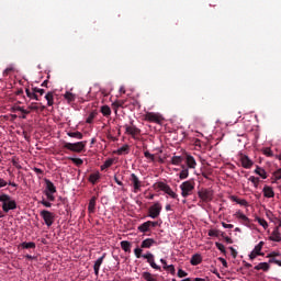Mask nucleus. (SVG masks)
Instances as JSON below:
<instances>
[{
  "label": "nucleus",
  "instance_id": "1",
  "mask_svg": "<svg viewBox=\"0 0 281 281\" xmlns=\"http://www.w3.org/2000/svg\"><path fill=\"white\" fill-rule=\"evenodd\" d=\"M142 251H144L142 248H136L134 250L136 258H144L145 260H147L151 269H156V271H161V267L157 266V263L155 262V255H153L151 252L142 255Z\"/></svg>",
  "mask_w": 281,
  "mask_h": 281
},
{
  "label": "nucleus",
  "instance_id": "2",
  "mask_svg": "<svg viewBox=\"0 0 281 281\" xmlns=\"http://www.w3.org/2000/svg\"><path fill=\"white\" fill-rule=\"evenodd\" d=\"M0 203H2V210L5 212V214H8L10 210H16V201L9 194H0Z\"/></svg>",
  "mask_w": 281,
  "mask_h": 281
},
{
  "label": "nucleus",
  "instance_id": "3",
  "mask_svg": "<svg viewBox=\"0 0 281 281\" xmlns=\"http://www.w3.org/2000/svg\"><path fill=\"white\" fill-rule=\"evenodd\" d=\"M194 180H187L180 184L181 196L188 199L194 192Z\"/></svg>",
  "mask_w": 281,
  "mask_h": 281
},
{
  "label": "nucleus",
  "instance_id": "4",
  "mask_svg": "<svg viewBox=\"0 0 281 281\" xmlns=\"http://www.w3.org/2000/svg\"><path fill=\"white\" fill-rule=\"evenodd\" d=\"M64 148H66V150H70L71 153H82V150L87 148V140L64 143Z\"/></svg>",
  "mask_w": 281,
  "mask_h": 281
},
{
  "label": "nucleus",
  "instance_id": "5",
  "mask_svg": "<svg viewBox=\"0 0 281 281\" xmlns=\"http://www.w3.org/2000/svg\"><path fill=\"white\" fill-rule=\"evenodd\" d=\"M199 199L203 201V203H210L214 199V190L212 189H201L198 192Z\"/></svg>",
  "mask_w": 281,
  "mask_h": 281
},
{
  "label": "nucleus",
  "instance_id": "6",
  "mask_svg": "<svg viewBox=\"0 0 281 281\" xmlns=\"http://www.w3.org/2000/svg\"><path fill=\"white\" fill-rule=\"evenodd\" d=\"M40 216L43 218L45 225H47L48 227H52L54 225L56 215L53 212L43 210L40 212Z\"/></svg>",
  "mask_w": 281,
  "mask_h": 281
},
{
  "label": "nucleus",
  "instance_id": "7",
  "mask_svg": "<svg viewBox=\"0 0 281 281\" xmlns=\"http://www.w3.org/2000/svg\"><path fill=\"white\" fill-rule=\"evenodd\" d=\"M156 186L159 190H161V192H165L171 199H178L179 195L175 191H172V188H170V186L166 184L165 182H157Z\"/></svg>",
  "mask_w": 281,
  "mask_h": 281
},
{
  "label": "nucleus",
  "instance_id": "8",
  "mask_svg": "<svg viewBox=\"0 0 281 281\" xmlns=\"http://www.w3.org/2000/svg\"><path fill=\"white\" fill-rule=\"evenodd\" d=\"M161 210H162L161 203L155 202L154 205H151L148 209L149 218H158L159 214H161Z\"/></svg>",
  "mask_w": 281,
  "mask_h": 281
},
{
  "label": "nucleus",
  "instance_id": "9",
  "mask_svg": "<svg viewBox=\"0 0 281 281\" xmlns=\"http://www.w3.org/2000/svg\"><path fill=\"white\" fill-rule=\"evenodd\" d=\"M262 247H265V241H260L257 246H255V248L249 255V258L251 260H256L258 256H265V254H262Z\"/></svg>",
  "mask_w": 281,
  "mask_h": 281
},
{
  "label": "nucleus",
  "instance_id": "10",
  "mask_svg": "<svg viewBox=\"0 0 281 281\" xmlns=\"http://www.w3.org/2000/svg\"><path fill=\"white\" fill-rule=\"evenodd\" d=\"M147 122H154L155 124H161V116L155 112H148L145 114Z\"/></svg>",
  "mask_w": 281,
  "mask_h": 281
},
{
  "label": "nucleus",
  "instance_id": "11",
  "mask_svg": "<svg viewBox=\"0 0 281 281\" xmlns=\"http://www.w3.org/2000/svg\"><path fill=\"white\" fill-rule=\"evenodd\" d=\"M130 181L133 184L134 192H139L140 188H142V181H139V178L137 177V175L132 173Z\"/></svg>",
  "mask_w": 281,
  "mask_h": 281
},
{
  "label": "nucleus",
  "instance_id": "12",
  "mask_svg": "<svg viewBox=\"0 0 281 281\" xmlns=\"http://www.w3.org/2000/svg\"><path fill=\"white\" fill-rule=\"evenodd\" d=\"M240 164L243 168H246V170H249L251 166H254V160L249 158L247 155H241L240 156Z\"/></svg>",
  "mask_w": 281,
  "mask_h": 281
},
{
  "label": "nucleus",
  "instance_id": "13",
  "mask_svg": "<svg viewBox=\"0 0 281 281\" xmlns=\"http://www.w3.org/2000/svg\"><path fill=\"white\" fill-rule=\"evenodd\" d=\"M124 128H125V133H127V135H132L134 139H135V135H139L142 133V130L137 128L136 126L124 125Z\"/></svg>",
  "mask_w": 281,
  "mask_h": 281
},
{
  "label": "nucleus",
  "instance_id": "14",
  "mask_svg": "<svg viewBox=\"0 0 281 281\" xmlns=\"http://www.w3.org/2000/svg\"><path fill=\"white\" fill-rule=\"evenodd\" d=\"M104 258H106V254H103L102 257H100L93 266L94 274L100 276V267H102V262H104Z\"/></svg>",
  "mask_w": 281,
  "mask_h": 281
},
{
  "label": "nucleus",
  "instance_id": "15",
  "mask_svg": "<svg viewBox=\"0 0 281 281\" xmlns=\"http://www.w3.org/2000/svg\"><path fill=\"white\" fill-rule=\"evenodd\" d=\"M154 245H157V241L153 238H146L140 244V249H150V247H154Z\"/></svg>",
  "mask_w": 281,
  "mask_h": 281
},
{
  "label": "nucleus",
  "instance_id": "16",
  "mask_svg": "<svg viewBox=\"0 0 281 281\" xmlns=\"http://www.w3.org/2000/svg\"><path fill=\"white\" fill-rule=\"evenodd\" d=\"M269 240H272V243H281V235L279 227H276L269 237Z\"/></svg>",
  "mask_w": 281,
  "mask_h": 281
},
{
  "label": "nucleus",
  "instance_id": "17",
  "mask_svg": "<svg viewBox=\"0 0 281 281\" xmlns=\"http://www.w3.org/2000/svg\"><path fill=\"white\" fill-rule=\"evenodd\" d=\"M235 216L241 221L243 225H249V223H251V220H249V217H247V215L243 214L240 211L236 212Z\"/></svg>",
  "mask_w": 281,
  "mask_h": 281
},
{
  "label": "nucleus",
  "instance_id": "18",
  "mask_svg": "<svg viewBox=\"0 0 281 281\" xmlns=\"http://www.w3.org/2000/svg\"><path fill=\"white\" fill-rule=\"evenodd\" d=\"M161 265H164V269L165 271H169L171 273V276H175V273H177V270L175 269L173 265H169L166 261V259H160Z\"/></svg>",
  "mask_w": 281,
  "mask_h": 281
},
{
  "label": "nucleus",
  "instance_id": "19",
  "mask_svg": "<svg viewBox=\"0 0 281 281\" xmlns=\"http://www.w3.org/2000/svg\"><path fill=\"white\" fill-rule=\"evenodd\" d=\"M263 196H266V199H273L276 196V193L273 192V188H271L269 186H265L263 187Z\"/></svg>",
  "mask_w": 281,
  "mask_h": 281
},
{
  "label": "nucleus",
  "instance_id": "20",
  "mask_svg": "<svg viewBox=\"0 0 281 281\" xmlns=\"http://www.w3.org/2000/svg\"><path fill=\"white\" fill-rule=\"evenodd\" d=\"M98 201V196L93 195L88 204V212L89 214L95 213V202Z\"/></svg>",
  "mask_w": 281,
  "mask_h": 281
},
{
  "label": "nucleus",
  "instance_id": "21",
  "mask_svg": "<svg viewBox=\"0 0 281 281\" xmlns=\"http://www.w3.org/2000/svg\"><path fill=\"white\" fill-rule=\"evenodd\" d=\"M201 262H203V258L201 257V255L195 254L191 257L190 263L193 267H196L198 265H201Z\"/></svg>",
  "mask_w": 281,
  "mask_h": 281
},
{
  "label": "nucleus",
  "instance_id": "22",
  "mask_svg": "<svg viewBox=\"0 0 281 281\" xmlns=\"http://www.w3.org/2000/svg\"><path fill=\"white\" fill-rule=\"evenodd\" d=\"M271 266L269 262H260L259 265L255 266V271H269Z\"/></svg>",
  "mask_w": 281,
  "mask_h": 281
},
{
  "label": "nucleus",
  "instance_id": "23",
  "mask_svg": "<svg viewBox=\"0 0 281 281\" xmlns=\"http://www.w3.org/2000/svg\"><path fill=\"white\" fill-rule=\"evenodd\" d=\"M46 190L45 192L56 193V186L49 179H45Z\"/></svg>",
  "mask_w": 281,
  "mask_h": 281
},
{
  "label": "nucleus",
  "instance_id": "24",
  "mask_svg": "<svg viewBox=\"0 0 281 281\" xmlns=\"http://www.w3.org/2000/svg\"><path fill=\"white\" fill-rule=\"evenodd\" d=\"M138 232H140V234H146V232H150V224L149 222H145L143 224H140L138 227H137Z\"/></svg>",
  "mask_w": 281,
  "mask_h": 281
},
{
  "label": "nucleus",
  "instance_id": "25",
  "mask_svg": "<svg viewBox=\"0 0 281 281\" xmlns=\"http://www.w3.org/2000/svg\"><path fill=\"white\" fill-rule=\"evenodd\" d=\"M186 164L188 168H192V169L196 168V160L194 159V157L190 155L187 156Z\"/></svg>",
  "mask_w": 281,
  "mask_h": 281
},
{
  "label": "nucleus",
  "instance_id": "26",
  "mask_svg": "<svg viewBox=\"0 0 281 281\" xmlns=\"http://www.w3.org/2000/svg\"><path fill=\"white\" fill-rule=\"evenodd\" d=\"M142 278L146 281H157V274H153L150 272H143Z\"/></svg>",
  "mask_w": 281,
  "mask_h": 281
},
{
  "label": "nucleus",
  "instance_id": "27",
  "mask_svg": "<svg viewBox=\"0 0 281 281\" xmlns=\"http://www.w3.org/2000/svg\"><path fill=\"white\" fill-rule=\"evenodd\" d=\"M115 153L116 155H128V153H131V147L128 145H123Z\"/></svg>",
  "mask_w": 281,
  "mask_h": 281
},
{
  "label": "nucleus",
  "instance_id": "28",
  "mask_svg": "<svg viewBox=\"0 0 281 281\" xmlns=\"http://www.w3.org/2000/svg\"><path fill=\"white\" fill-rule=\"evenodd\" d=\"M188 177H190V170H188V168H186V166H182V170L179 173V179H181V181H183L184 179H188Z\"/></svg>",
  "mask_w": 281,
  "mask_h": 281
},
{
  "label": "nucleus",
  "instance_id": "29",
  "mask_svg": "<svg viewBox=\"0 0 281 281\" xmlns=\"http://www.w3.org/2000/svg\"><path fill=\"white\" fill-rule=\"evenodd\" d=\"M121 249H123V251L127 254H131V241H127V240L121 241Z\"/></svg>",
  "mask_w": 281,
  "mask_h": 281
},
{
  "label": "nucleus",
  "instance_id": "30",
  "mask_svg": "<svg viewBox=\"0 0 281 281\" xmlns=\"http://www.w3.org/2000/svg\"><path fill=\"white\" fill-rule=\"evenodd\" d=\"M99 180H100V172L91 173L90 177H89V181L93 186H95Z\"/></svg>",
  "mask_w": 281,
  "mask_h": 281
},
{
  "label": "nucleus",
  "instance_id": "31",
  "mask_svg": "<svg viewBox=\"0 0 281 281\" xmlns=\"http://www.w3.org/2000/svg\"><path fill=\"white\" fill-rule=\"evenodd\" d=\"M25 93H26L27 98H30L31 100H40V99H38V94L35 93L34 90H33V91H30V88H26V89H25Z\"/></svg>",
  "mask_w": 281,
  "mask_h": 281
},
{
  "label": "nucleus",
  "instance_id": "32",
  "mask_svg": "<svg viewBox=\"0 0 281 281\" xmlns=\"http://www.w3.org/2000/svg\"><path fill=\"white\" fill-rule=\"evenodd\" d=\"M22 249H36V244L34 241H24L21 244Z\"/></svg>",
  "mask_w": 281,
  "mask_h": 281
},
{
  "label": "nucleus",
  "instance_id": "33",
  "mask_svg": "<svg viewBox=\"0 0 281 281\" xmlns=\"http://www.w3.org/2000/svg\"><path fill=\"white\" fill-rule=\"evenodd\" d=\"M68 137H74L75 139H82L85 135L81 132H68Z\"/></svg>",
  "mask_w": 281,
  "mask_h": 281
},
{
  "label": "nucleus",
  "instance_id": "34",
  "mask_svg": "<svg viewBox=\"0 0 281 281\" xmlns=\"http://www.w3.org/2000/svg\"><path fill=\"white\" fill-rule=\"evenodd\" d=\"M45 100L47 101L48 106H54V92H48L45 95Z\"/></svg>",
  "mask_w": 281,
  "mask_h": 281
},
{
  "label": "nucleus",
  "instance_id": "35",
  "mask_svg": "<svg viewBox=\"0 0 281 281\" xmlns=\"http://www.w3.org/2000/svg\"><path fill=\"white\" fill-rule=\"evenodd\" d=\"M95 117H98V112H97V111H92V112L88 115V117H87V120H86V123H87V124H93V120H95Z\"/></svg>",
  "mask_w": 281,
  "mask_h": 281
},
{
  "label": "nucleus",
  "instance_id": "36",
  "mask_svg": "<svg viewBox=\"0 0 281 281\" xmlns=\"http://www.w3.org/2000/svg\"><path fill=\"white\" fill-rule=\"evenodd\" d=\"M255 173L259 175V177H261V179H267V171H265V169L257 167L255 169Z\"/></svg>",
  "mask_w": 281,
  "mask_h": 281
},
{
  "label": "nucleus",
  "instance_id": "37",
  "mask_svg": "<svg viewBox=\"0 0 281 281\" xmlns=\"http://www.w3.org/2000/svg\"><path fill=\"white\" fill-rule=\"evenodd\" d=\"M64 98L67 100V102H76V94L69 91L64 94Z\"/></svg>",
  "mask_w": 281,
  "mask_h": 281
},
{
  "label": "nucleus",
  "instance_id": "38",
  "mask_svg": "<svg viewBox=\"0 0 281 281\" xmlns=\"http://www.w3.org/2000/svg\"><path fill=\"white\" fill-rule=\"evenodd\" d=\"M101 113L104 117H109L111 115V108L109 105L101 106Z\"/></svg>",
  "mask_w": 281,
  "mask_h": 281
},
{
  "label": "nucleus",
  "instance_id": "39",
  "mask_svg": "<svg viewBox=\"0 0 281 281\" xmlns=\"http://www.w3.org/2000/svg\"><path fill=\"white\" fill-rule=\"evenodd\" d=\"M182 161H183V157H181V156H173L171 158V164L173 166H179L180 164H182Z\"/></svg>",
  "mask_w": 281,
  "mask_h": 281
},
{
  "label": "nucleus",
  "instance_id": "40",
  "mask_svg": "<svg viewBox=\"0 0 281 281\" xmlns=\"http://www.w3.org/2000/svg\"><path fill=\"white\" fill-rule=\"evenodd\" d=\"M257 223H259V225H261V227H263V229H267V227H269V223H267V220L262 218V217H256Z\"/></svg>",
  "mask_w": 281,
  "mask_h": 281
},
{
  "label": "nucleus",
  "instance_id": "41",
  "mask_svg": "<svg viewBox=\"0 0 281 281\" xmlns=\"http://www.w3.org/2000/svg\"><path fill=\"white\" fill-rule=\"evenodd\" d=\"M269 258L268 265H278V267H281V260L276 259V257H267Z\"/></svg>",
  "mask_w": 281,
  "mask_h": 281
},
{
  "label": "nucleus",
  "instance_id": "42",
  "mask_svg": "<svg viewBox=\"0 0 281 281\" xmlns=\"http://www.w3.org/2000/svg\"><path fill=\"white\" fill-rule=\"evenodd\" d=\"M248 181H251V183H254L255 188H257L258 184L260 183V178L251 176L250 178H248Z\"/></svg>",
  "mask_w": 281,
  "mask_h": 281
},
{
  "label": "nucleus",
  "instance_id": "43",
  "mask_svg": "<svg viewBox=\"0 0 281 281\" xmlns=\"http://www.w3.org/2000/svg\"><path fill=\"white\" fill-rule=\"evenodd\" d=\"M70 161H72V164H75L76 166L80 167L82 166V164H85V161L80 158H69Z\"/></svg>",
  "mask_w": 281,
  "mask_h": 281
},
{
  "label": "nucleus",
  "instance_id": "44",
  "mask_svg": "<svg viewBox=\"0 0 281 281\" xmlns=\"http://www.w3.org/2000/svg\"><path fill=\"white\" fill-rule=\"evenodd\" d=\"M113 158H109L108 160L104 161L102 169L104 168H111V166H113Z\"/></svg>",
  "mask_w": 281,
  "mask_h": 281
},
{
  "label": "nucleus",
  "instance_id": "45",
  "mask_svg": "<svg viewBox=\"0 0 281 281\" xmlns=\"http://www.w3.org/2000/svg\"><path fill=\"white\" fill-rule=\"evenodd\" d=\"M144 155L146 159H149L150 161H155V155L150 154V151L146 150L144 151Z\"/></svg>",
  "mask_w": 281,
  "mask_h": 281
},
{
  "label": "nucleus",
  "instance_id": "46",
  "mask_svg": "<svg viewBox=\"0 0 281 281\" xmlns=\"http://www.w3.org/2000/svg\"><path fill=\"white\" fill-rule=\"evenodd\" d=\"M281 254L280 251H272L267 255V258H280Z\"/></svg>",
  "mask_w": 281,
  "mask_h": 281
},
{
  "label": "nucleus",
  "instance_id": "47",
  "mask_svg": "<svg viewBox=\"0 0 281 281\" xmlns=\"http://www.w3.org/2000/svg\"><path fill=\"white\" fill-rule=\"evenodd\" d=\"M15 111H20L24 115H30V110H25V109H23V106H16Z\"/></svg>",
  "mask_w": 281,
  "mask_h": 281
},
{
  "label": "nucleus",
  "instance_id": "48",
  "mask_svg": "<svg viewBox=\"0 0 281 281\" xmlns=\"http://www.w3.org/2000/svg\"><path fill=\"white\" fill-rule=\"evenodd\" d=\"M178 278H188V272H186L183 269H179Z\"/></svg>",
  "mask_w": 281,
  "mask_h": 281
},
{
  "label": "nucleus",
  "instance_id": "49",
  "mask_svg": "<svg viewBox=\"0 0 281 281\" xmlns=\"http://www.w3.org/2000/svg\"><path fill=\"white\" fill-rule=\"evenodd\" d=\"M215 247H217V249L222 251V254H225V245L221 243H215Z\"/></svg>",
  "mask_w": 281,
  "mask_h": 281
},
{
  "label": "nucleus",
  "instance_id": "50",
  "mask_svg": "<svg viewBox=\"0 0 281 281\" xmlns=\"http://www.w3.org/2000/svg\"><path fill=\"white\" fill-rule=\"evenodd\" d=\"M45 195H46L48 201H56V196H54V193L45 192Z\"/></svg>",
  "mask_w": 281,
  "mask_h": 281
},
{
  "label": "nucleus",
  "instance_id": "51",
  "mask_svg": "<svg viewBox=\"0 0 281 281\" xmlns=\"http://www.w3.org/2000/svg\"><path fill=\"white\" fill-rule=\"evenodd\" d=\"M33 172L37 173V175L40 176V179H41V177H43V175H44L43 169L37 168V167H34V168H33Z\"/></svg>",
  "mask_w": 281,
  "mask_h": 281
},
{
  "label": "nucleus",
  "instance_id": "52",
  "mask_svg": "<svg viewBox=\"0 0 281 281\" xmlns=\"http://www.w3.org/2000/svg\"><path fill=\"white\" fill-rule=\"evenodd\" d=\"M222 226L224 229H234V224H227L225 222H222Z\"/></svg>",
  "mask_w": 281,
  "mask_h": 281
},
{
  "label": "nucleus",
  "instance_id": "53",
  "mask_svg": "<svg viewBox=\"0 0 281 281\" xmlns=\"http://www.w3.org/2000/svg\"><path fill=\"white\" fill-rule=\"evenodd\" d=\"M33 91H35V93H40V95H43L45 93V89L41 88H33Z\"/></svg>",
  "mask_w": 281,
  "mask_h": 281
},
{
  "label": "nucleus",
  "instance_id": "54",
  "mask_svg": "<svg viewBox=\"0 0 281 281\" xmlns=\"http://www.w3.org/2000/svg\"><path fill=\"white\" fill-rule=\"evenodd\" d=\"M41 203H42V205H44V207H52V202H48L46 200H42Z\"/></svg>",
  "mask_w": 281,
  "mask_h": 281
},
{
  "label": "nucleus",
  "instance_id": "55",
  "mask_svg": "<svg viewBox=\"0 0 281 281\" xmlns=\"http://www.w3.org/2000/svg\"><path fill=\"white\" fill-rule=\"evenodd\" d=\"M220 262H222L223 267H225V269H227L228 265H227V260H225V258L220 257L218 258Z\"/></svg>",
  "mask_w": 281,
  "mask_h": 281
},
{
  "label": "nucleus",
  "instance_id": "56",
  "mask_svg": "<svg viewBox=\"0 0 281 281\" xmlns=\"http://www.w3.org/2000/svg\"><path fill=\"white\" fill-rule=\"evenodd\" d=\"M238 205H243L244 207H247V205H249V203L247 202V200H240L239 199V202H238Z\"/></svg>",
  "mask_w": 281,
  "mask_h": 281
},
{
  "label": "nucleus",
  "instance_id": "57",
  "mask_svg": "<svg viewBox=\"0 0 281 281\" xmlns=\"http://www.w3.org/2000/svg\"><path fill=\"white\" fill-rule=\"evenodd\" d=\"M29 109L31 111H38V106L36 105V103H32L31 105H29Z\"/></svg>",
  "mask_w": 281,
  "mask_h": 281
},
{
  "label": "nucleus",
  "instance_id": "58",
  "mask_svg": "<svg viewBox=\"0 0 281 281\" xmlns=\"http://www.w3.org/2000/svg\"><path fill=\"white\" fill-rule=\"evenodd\" d=\"M209 236H218V231H214V229L209 231Z\"/></svg>",
  "mask_w": 281,
  "mask_h": 281
},
{
  "label": "nucleus",
  "instance_id": "59",
  "mask_svg": "<svg viewBox=\"0 0 281 281\" xmlns=\"http://www.w3.org/2000/svg\"><path fill=\"white\" fill-rule=\"evenodd\" d=\"M149 223V227H157L159 225V222H153V221H147Z\"/></svg>",
  "mask_w": 281,
  "mask_h": 281
},
{
  "label": "nucleus",
  "instance_id": "60",
  "mask_svg": "<svg viewBox=\"0 0 281 281\" xmlns=\"http://www.w3.org/2000/svg\"><path fill=\"white\" fill-rule=\"evenodd\" d=\"M231 201H233L234 203H239V201H240V199H238V196H236V195H232L231 196Z\"/></svg>",
  "mask_w": 281,
  "mask_h": 281
},
{
  "label": "nucleus",
  "instance_id": "61",
  "mask_svg": "<svg viewBox=\"0 0 281 281\" xmlns=\"http://www.w3.org/2000/svg\"><path fill=\"white\" fill-rule=\"evenodd\" d=\"M8 186V182L0 178V188H5Z\"/></svg>",
  "mask_w": 281,
  "mask_h": 281
},
{
  "label": "nucleus",
  "instance_id": "62",
  "mask_svg": "<svg viewBox=\"0 0 281 281\" xmlns=\"http://www.w3.org/2000/svg\"><path fill=\"white\" fill-rule=\"evenodd\" d=\"M265 155H267L268 157H273V151H271V149H266Z\"/></svg>",
  "mask_w": 281,
  "mask_h": 281
},
{
  "label": "nucleus",
  "instance_id": "63",
  "mask_svg": "<svg viewBox=\"0 0 281 281\" xmlns=\"http://www.w3.org/2000/svg\"><path fill=\"white\" fill-rule=\"evenodd\" d=\"M114 181L117 183V186H124V183L117 177H114Z\"/></svg>",
  "mask_w": 281,
  "mask_h": 281
},
{
  "label": "nucleus",
  "instance_id": "64",
  "mask_svg": "<svg viewBox=\"0 0 281 281\" xmlns=\"http://www.w3.org/2000/svg\"><path fill=\"white\" fill-rule=\"evenodd\" d=\"M281 178V169H279L278 171H277V179H280Z\"/></svg>",
  "mask_w": 281,
  "mask_h": 281
}]
</instances>
